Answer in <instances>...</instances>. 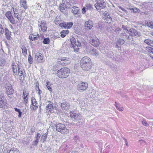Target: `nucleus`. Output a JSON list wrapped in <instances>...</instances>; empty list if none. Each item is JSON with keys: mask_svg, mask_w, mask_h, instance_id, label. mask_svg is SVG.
Returning <instances> with one entry per match:
<instances>
[{"mask_svg": "<svg viewBox=\"0 0 153 153\" xmlns=\"http://www.w3.org/2000/svg\"><path fill=\"white\" fill-rule=\"evenodd\" d=\"M80 65L83 70L88 71L92 67L91 59L87 56L83 57L81 60Z\"/></svg>", "mask_w": 153, "mask_h": 153, "instance_id": "obj_1", "label": "nucleus"}, {"mask_svg": "<svg viewBox=\"0 0 153 153\" xmlns=\"http://www.w3.org/2000/svg\"><path fill=\"white\" fill-rule=\"evenodd\" d=\"M70 73V70L67 68H63L58 70L56 73L57 76L60 78L67 77Z\"/></svg>", "mask_w": 153, "mask_h": 153, "instance_id": "obj_2", "label": "nucleus"}, {"mask_svg": "<svg viewBox=\"0 0 153 153\" xmlns=\"http://www.w3.org/2000/svg\"><path fill=\"white\" fill-rule=\"evenodd\" d=\"M94 6L97 10L105 8L106 7V3L105 0H94Z\"/></svg>", "mask_w": 153, "mask_h": 153, "instance_id": "obj_3", "label": "nucleus"}, {"mask_svg": "<svg viewBox=\"0 0 153 153\" xmlns=\"http://www.w3.org/2000/svg\"><path fill=\"white\" fill-rule=\"evenodd\" d=\"M56 131L61 132L62 134H66L69 132L68 130L63 124L62 123L58 124H56Z\"/></svg>", "mask_w": 153, "mask_h": 153, "instance_id": "obj_4", "label": "nucleus"}, {"mask_svg": "<svg viewBox=\"0 0 153 153\" xmlns=\"http://www.w3.org/2000/svg\"><path fill=\"white\" fill-rule=\"evenodd\" d=\"M88 38L89 42L94 46H98L100 44L99 39L94 36L90 35Z\"/></svg>", "mask_w": 153, "mask_h": 153, "instance_id": "obj_5", "label": "nucleus"}, {"mask_svg": "<svg viewBox=\"0 0 153 153\" xmlns=\"http://www.w3.org/2000/svg\"><path fill=\"white\" fill-rule=\"evenodd\" d=\"M88 87V84L86 82H81L77 85V89L79 91L81 92L85 91Z\"/></svg>", "mask_w": 153, "mask_h": 153, "instance_id": "obj_6", "label": "nucleus"}, {"mask_svg": "<svg viewBox=\"0 0 153 153\" xmlns=\"http://www.w3.org/2000/svg\"><path fill=\"white\" fill-rule=\"evenodd\" d=\"M34 59L38 63H43L45 61L44 56L39 52H37L36 53L34 57Z\"/></svg>", "mask_w": 153, "mask_h": 153, "instance_id": "obj_7", "label": "nucleus"}, {"mask_svg": "<svg viewBox=\"0 0 153 153\" xmlns=\"http://www.w3.org/2000/svg\"><path fill=\"white\" fill-rule=\"evenodd\" d=\"M17 68L18 70L19 75L20 76V79L21 80H23L24 79V77L23 74V73L25 72L24 69L20 63L17 64Z\"/></svg>", "mask_w": 153, "mask_h": 153, "instance_id": "obj_8", "label": "nucleus"}, {"mask_svg": "<svg viewBox=\"0 0 153 153\" xmlns=\"http://www.w3.org/2000/svg\"><path fill=\"white\" fill-rule=\"evenodd\" d=\"M5 16L12 24L14 25L16 24L15 20L10 11H8L6 12Z\"/></svg>", "mask_w": 153, "mask_h": 153, "instance_id": "obj_9", "label": "nucleus"}, {"mask_svg": "<svg viewBox=\"0 0 153 153\" xmlns=\"http://www.w3.org/2000/svg\"><path fill=\"white\" fill-rule=\"evenodd\" d=\"M5 88L6 89V92L8 95H11L13 93V89L12 88V85L10 84H7Z\"/></svg>", "mask_w": 153, "mask_h": 153, "instance_id": "obj_10", "label": "nucleus"}, {"mask_svg": "<svg viewBox=\"0 0 153 153\" xmlns=\"http://www.w3.org/2000/svg\"><path fill=\"white\" fill-rule=\"evenodd\" d=\"M59 104L60 105L62 109L66 110H68L70 106V104L66 101L62 103H59Z\"/></svg>", "mask_w": 153, "mask_h": 153, "instance_id": "obj_11", "label": "nucleus"}, {"mask_svg": "<svg viewBox=\"0 0 153 153\" xmlns=\"http://www.w3.org/2000/svg\"><path fill=\"white\" fill-rule=\"evenodd\" d=\"M32 104L30 106V108L33 110H36L38 108L39 105L36 102V100L34 98H32L31 100Z\"/></svg>", "mask_w": 153, "mask_h": 153, "instance_id": "obj_12", "label": "nucleus"}, {"mask_svg": "<svg viewBox=\"0 0 153 153\" xmlns=\"http://www.w3.org/2000/svg\"><path fill=\"white\" fill-rule=\"evenodd\" d=\"M4 97L2 93L0 92V107L5 108L6 106V103L4 101Z\"/></svg>", "mask_w": 153, "mask_h": 153, "instance_id": "obj_13", "label": "nucleus"}, {"mask_svg": "<svg viewBox=\"0 0 153 153\" xmlns=\"http://www.w3.org/2000/svg\"><path fill=\"white\" fill-rule=\"evenodd\" d=\"M85 29L87 30H89L93 27V23L90 20H88L85 22Z\"/></svg>", "mask_w": 153, "mask_h": 153, "instance_id": "obj_14", "label": "nucleus"}, {"mask_svg": "<svg viewBox=\"0 0 153 153\" xmlns=\"http://www.w3.org/2000/svg\"><path fill=\"white\" fill-rule=\"evenodd\" d=\"M128 32L130 35L132 36L140 35L137 31L134 28H131Z\"/></svg>", "mask_w": 153, "mask_h": 153, "instance_id": "obj_15", "label": "nucleus"}, {"mask_svg": "<svg viewBox=\"0 0 153 153\" xmlns=\"http://www.w3.org/2000/svg\"><path fill=\"white\" fill-rule=\"evenodd\" d=\"M49 103L47 105L46 108L47 110L49 111L50 112L52 113L53 111L54 107L52 105V103L51 101H49L48 102Z\"/></svg>", "mask_w": 153, "mask_h": 153, "instance_id": "obj_16", "label": "nucleus"}, {"mask_svg": "<svg viewBox=\"0 0 153 153\" xmlns=\"http://www.w3.org/2000/svg\"><path fill=\"white\" fill-rule=\"evenodd\" d=\"M70 117L72 120L74 119V120H76L80 119V115H79L76 114L72 112H70Z\"/></svg>", "mask_w": 153, "mask_h": 153, "instance_id": "obj_17", "label": "nucleus"}, {"mask_svg": "<svg viewBox=\"0 0 153 153\" xmlns=\"http://www.w3.org/2000/svg\"><path fill=\"white\" fill-rule=\"evenodd\" d=\"M104 16L106 22L108 23L111 22L112 21V18L108 13H105Z\"/></svg>", "mask_w": 153, "mask_h": 153, "instance_id": "obj_18", "label": "nucleus"}, {"mask_svg": "<svg viewBox=\"0 0 153 153\" xmlns=\"http://www.w3.org/2000/svg\"><path fill=\"white\" fill-rule=\"evenodd\" d=\"M60 59L62 61L64 62L65 65L69 64L71 62L70 59L67 57H61Z\"/></svg>", "mask_w": 153, "mask_h": 153, "instance_id": "obj_19", "label": "nucleus"}, {"mask_svg": "<svg viewBox=\"0 0 153 153\" xmlns=\"http://www.w3.org/2000/svg\"><path fill=\"white\" fill-rule=\"evenodd\" d=\"M89 53L93 56L95 57L98 56L99 54L98 51L97 49L94 48L90 50Z\"/></svg>", "mask_w": 153, "mask_h": 153, "instance_id": "obj_20", "label": "nucleus"}, {"mask_svg": "<svg viewBox=\"0 0 153 153\" xmlns=\"http://www.w3.org/2000/svg\"><path fill=\"white\" fill-rule=\"evenodd\" d=\"M5 33L6 35V37L8 40H10V35L11 32L9 31L8 29L6 28L5 29Z\"/></svg>", "mask_w": 153, "mask_h": 153, "instance_id": "obj_21", "label": "nucleus"}, {"mask_svg": "<svg viewBox=\"0 0 153 153\" xmlns=\"http://www.w3.org/2000/svg\"><path fill=\"white\" fill-rule=\"evenodd\" d=\"M40 27H41V30L43 32H45L46 31L47 27L46 24L44 22L41 23L40 25Z\"/></svg>", "mask_w": 153, "mask_h": 153, "instance_id": "obj_22", "label": "nucleus"}, {"mask_svg": "<svg viewBox=\"0 0 153 153\" xmlns=\"http://www.w3.org/2000/svg\"><path fill=\"white\" fill-rule=\"evenodd\" d=\"M41 136V135L39 133H38L36 134V139L33 142V144L35 146H36L38 142H39V139L40 137Z\"/></svg>", "mask_w": 153, "mask_h": 153, "instance_id": "obj_23", "label": "nucleus"}, {"mask_svg": "<svg viewBox=\"0 0 153 153\" xmlns=\"http://www.w3.org/2000/svg\"><path fill=\"white\" fill-rule=\"evenodd\" d=\"M12 68L13 74L15 75H17V65H12Z\"/></svg>", "mask_w": 153, "mask_h": 153, "instance_id": "obj_24", "label": "nucleus"}, {"mask_svg": "<svg viewBox=\"0 0 153 153\" xmlns=\"http://www.w3.org/2000/svg\"><path fill=\"white\" fill-rule=\"evenodd\" d=\"M103 62L105 64L108 65L111 67V68H114V66L113 65V64L111 62L108 61L107 59H105L103 61Z\"/></svg>", "mask_w": 153, "mask_h": 153, "instance_id": "obj_25", "label": "nucleus"}, {"mask_svg": "<svg viewBox=\"0 0 153 153\" xmlns=\"http://www.w3.org/2000/svg\"><path fill=\"white\" fill-rule=\"evenodd\" d=\"M120 36L121 38H123L124 39H131L130 37L127 35L126 33H121Z\"/></svg>", "mask_w": 153, "mask_h": 153, "instance_id": "obj_26", "label": "nucleus"}, {"mask_svg": "<svg viewBox=\"0 0 153 153\" xmlns=\"http://www.w3.org/2000/svg\"><path fill=\"white\" fill-rule=\"evenodd\" d=\"M20 4L21 6L23 7L25 9L27 8L25 0H20Z\"/></svg>", "mask_w": 153, "mask_h": 153, "instance_id": "obj_27", "label": "nucleus"}, {"mask_svg": "<svg viewBox=\"0 0 153 153\" xmlns=\"http://www.w3.org/2000/svg\"><path fill=\"white\" fill-rule=\"evenodd\" d=\"M144 42L147 44L151 46H153V41L149 39H146L144 40Z\"/></svg>", "mask_w": 153, "mask_h": 153, "instance_id": "obj_28", "label": "nucleus"}, {"mask_svg": "<svg viewBox=\"0 0 153 153\" xmlns=\"http://www.w3.org/2000/svg\"><path fill=\"white\" fill-rule=\"evenodd\" d=\"M22 53H23V55L25 56L27 54V49L26 47L24 45H22Z\"/></svg>", "mask_w": 153, "mask_h": 153, "instance_id": "obj_29", "label": "nucleus"}, {"mask_svg": "<svg viewBox=\"0 0 153 153\" xmlns=\"http://www.w3.org/2000/svg\"><path fill=\"white\" fill-rule=\"evenodd\" d=\"M69 32V31L68 30H63L60 32V36L62 38L64 37Z\"/></svg>", "mask_w": 153, "mask_h": 153, "instance_id": "obj_30", "label": "nucleus"}, {"mask_svg": "<svg viewBox=\"0 0 153 153\" xmlns=\"http://www.w3.org/2000/svg\"><path fill=\"white\" fill-rule=\"evenodd\" d=\"M72 10L73 13L74 14H76L78 13L79 8L77 7L74 6L72 7Z\"/></svg>", "mask_w": 153, "mask_h": 153, "instance_id": "obj_31", "label": "nucleus"}, {"mask_svg": "<svg viewBox=\"0 0 153 153\" xmlns=\"http://www.w3.org/2000/svg\"><path fill=\"white\" fill-rule=\"evenodd\" d=\"M48 134V132H46L43 135H42L41 136L40 140L43 141V142L46 141L47 137V135Z\"/></svg>", "mask_w": 153, "mask_h": 153, "instance_id": "obj_32", "label": "nucleus"}, {"mask_svg": "<svg viewBox=\"0 0 153 153\" xmlns=\"http://www.w3.org/2000/svg\"><path fill=\"white\" fill-rule=\"evenodd\" d=\"M146 25L149 27L153 29V22L152 21L147 22H146Z\"/></svg>", "mask_w": 153, "mask_h": 153, "instance_id": "obj_33", "label": "nucleus"}, {"mask_svg": "<svg viewBox=\"0 0 153 153\" xmlns=\"http://www.w3.org/2000/svg\"><path fill=\"white\" fill-rule=\"evenodd\" d=\"M6 63V61L5 59L0 58V66H4Z\"/></svg>", "mask_w": 153, "mask_h": 153, "instance_id": "obj_34", "label": "nucleus"}, {"mask_svg": "<svg viewBox=\"0 0 153 153\" xmlns=\"http://www.w3.org/2000/svg\"><path fill=\"white\" fill-rule=\"evenodd\" d=\"M70 41L71 43V47L74 46L76 44V42H75V39L74 37L71 38Z\"/></svg>", "mask_w": 153, "mask_h": 153, "instance_id": "obj_35", "label": "nucleus"}, {"mask_svg": "<svg viewBox=\"0 0 153 153\" xmlns=\"http://www.w3.org/2000/svg\"><path fill=\"white\" fill-rule=\"evenodd\" d=\"M124 42L125 41L123 39H120L118 40L117 42V45H121L124 43Z\"/></svg>", "mask_w": 153, "mask_h": 153, "instance_id": "obj_36", "label": "nucleus"}, {"mask_svg": "<svg viewBox=\"0 0 153 153\" xmlns=\"http://www.w3.org/2000/svg\"><path fill=\"white\" fill-rule=\"evenodd\" d=\"M60 20L61 19L60 18V16H57L56 17V18L54 20V22L56 24L58 25L59 23Z\"/></svg>", "mask_w": 153, "mask_h": 153, "instance_id": "obj_37", "label": "nucleus"}, {"mask_svg": "<svg viewBox=\"0 0 153 153\" xmlns=\"http://www.w3.org/2000/svg\"><path fill=\"white\" fill-rule=\"evenodd\" d=\"M146 50L149 53L153 54V48L150 47H147L146 48Z\"/></svg>", "mask_w": 153, "mask_h": 153, "instance_id": "obj_38", "label": "nucleus"}, {"mask_svg": "<svg viewBox=\"0 0 153 153\" xmlns=\"http://www.w3.org/2000/svg\"><path fill=\"white\" fill-rule=\"evenodd\" d=\"M114 54L111 51H109L107 53V56L108 57L112 58L114 57Z\"/></svg>", "mask_w": 153, "mask_h": 153, "instance_id": "obj_39", "label": "nucleus"}, {"mask_svg": "<svg viewBox=\"0 0 153 153\" xmlns=\"http://www.w3.org/2000/svg\"><path fill=\"white\" fill-rule=\"evenodd\" d=\"M73 25V23L72 22L66 23V28L67 29L70 28Z\"/></svg>", "mask_w": 153, "mask_h": 153, "instance_id": "obj_40", "label": "nucleus"}, {"mask_svg": "<svg viewBox=\"0 0 153 153\" xmlns=\"http://www.w3.org/2000/svg\"><path fill=\"white\" fill-rule=\"evenodd\" d=\"M28 62L30 64H31L33 63V58L32 57L30 54H29L28 57Z\"/></svg>", "mask_w": 153, "mask_h": 153, "instance_id": "obj_41", "label": "nucleus"}, {"mask_svg": "<svg viewBox=\"0 0 153 153\" xmlns=\"http://www.w3.org/2000/svg\"><path fill=\"white\" fill-rule=\"evenodd\" d=\"M46 85L48 89L50 91H51L52 88L50 86V82H49L48 81H47L46 82Z\"/></svg>", "mask_w": 153, "mask_h": 153, "instance_id": "obj_42", "label": "nucleus"}, {"mask_svg": "<svg viewBox=\"0 0 153 153\" xmlns=\"http://www.w3.org/2000/svg\"><path fill=\"white\" fill-rule=\"evenodd\" d=\"M15 110L16 111L18 112L19 113V115H18L19 118H20L21 116V114L22 112L19 109L17 108H14Z\"/></svg>", "mask_w": 153, "mask_h": 153, "instance_id": "obj_43", "label": "nucleus"}, {"mask_svg": "<svg viewBox=\"0 0 153 153\" xmlns=\"http://www.w3.org/2000/svg\"><path fill=\"white\" fill-rule=\"evenodd\" d=\"M59 26L61 28H66V22H64L59 24Z\"/></svg>", "mask_w": 153, "mask_h": 153, "instance_id": "obj_44", "label": "nucleus"}, {"mask_svg": "<svg viewBox=\"0 0 153 153\" xmlns=\"http://www.w3.org/2000/svg\"><path fill=\"white\" fill-rule=\"evenodd\" d=\"M36 92L39 95H40V94H41L42 91L39 89V87L38 85L37 86V85H36Z\"/></svg>", "mask_w": 153, "mask_h": 153, "instance_id": "obj_45", "label": "nucleus"}, {"mask_svg": "<svg viewBox=\"0 0 153 153\" xmlns=\"http://www.w3.org/2000/svg\"><path fill=\"white\" fill-rule=\"evenodd\" d=\"M131 11L134 13H139L140 12V10L136 8H133L131 9Z\"/></svg>", "mask_w": 153, "mask_h": 153, "instance_id": "obj_46", "label": "nucleus"}, {"mask_svg": "<svg viewBox=\"0 0 153 153\" xmlns=\"http://www.w3.org/2000/svg\"><path fill=\"white\" fill-rule=\"evenodd\" d=\"M43 42L45 44H48L50 42V40L48 38H45L44 39Z\"/></svg>", "mask_w": 153, "mask_h": 153, "instance_id": "obj_47", "label": "nucleus"}, {"mask_svg": "<svg viewBox=\"0 0 153 153\" xmlns=\"http://www.w3.org/2000/svg\"><path fill=\"white\" fill-rule=\"evenodd\" d=\"M39 37V36H31L30 38V36H29V38L30 39V40H32V41L38 39Z\"/></svg>", "mask_w": 153, "mask_h": 153, "instance_id": "obj_48", "label": "nucleus"}, {"mask_svg": "<svg viewBox=\"0 0 153 153\" xmlns=\"http://www.w3.org/2000/svg\"><path fill=\"white\" fill-rule=\"evenodd\" d=\"M77 46H76V44L74 46H72L71 47L73 48L74 49V51L75 52H77L79 50V48Z\"/></svg>", "mask_w": 153, "mask_h": 153, "instance_id": "obj_49", "label": "nucleus"}, {"mask_svg": "<svg viewBox=\"0 0 153 153\" xmlns=\"http://www.w3.org/2000/svg\"><path fill=\"white\" fill-rule=\"evenodd\" d=\"M65 5L64 3H62L60 4V6H59V8L60 9V10H63L64 9H65Z\"/></svg>", "mask_w": 153, "mask_h": 153, "instance_id": "obj_50", "label": "nucleus"}, {"mask_svg": "<svg viewBox=\"0 0 153 153\" xmlns=\"http://www.w3.org/2000/svg\"><path fill=\"white\" fill-rule=\"evenodd\" d=\"M142 123L143 126H149L148 123H147L145 120L142 121Z\"/></svg>", "mask_w": 153, "mask_h": 153, "instance_id": "obj_51", "label": "nucleus"}, {"mask_svg": "<svg viewBox=\"0 0 153 153\" xmlns=\"http://www.w3.org/2000/svg\"><path fill=\"white\" fill-rule=\"evenodd\" d=\"M9 153H20L19 150L17 149L15 150H10Z\"/></svg>", "mask_w": 153, "mask_h": 153, "instance_id": "obj_52", "label": "nucleus"}, {"mask_svg": "<svg viewBox=\"0 0 153 153\" xmlns=\"http://www.w3.org/2000/svg\"><path fill=\"white\" fill-rule=\"evenodd\" d=\"M115 103H116V105H115V106L118 110L120 111H122L123 110V108L122 107H121V108H120V106H117V105L116 102Z\"/></svg>", "mask_w": 153, "mask_h": 153, "instance_id": "obj_53", "label": "nucleus"}, {"mask_svg": "<svg viewBox=\"0 0 153 153\" xmlns=\"http://www.w3.org/2000/svg\"><path fill=\"white\" fill-rule=\"evenodd\" d=\"M138 142L142 145H144L146 144V142L143 140H139Z\"/></svg>", "mask_w": 153, "mask_h": 153, "instance_id": "obj_54", "label": "nucleus"}, {"mask_svg": "<svg viewBox=\"0 0 153 153\" xmlns=\"http://www.w3.org/2000/svg\"><path fill=\"white\" fill-rule=\"evenodd\" d=\"M18 14H14V16L17 18L19 20L21 19V16L19 15H18Z\"/></svg>", "mask_w": 153, "mask_h": 153, "instance_id": "obj_55", "label": "nucleus"}, {"mask_svg": "<svg viewBox=\"0 0 153 153\" xmlns=\"http://www.w3.org/2000/svg\"><path fill=\"white\" fill-rule=\"evenodd\" d=\"M27 95H26L25 97H24V100L25 103V104H26V103L28 101V97H27Z\"/></svg>", "mask_w": 153, "mask_h": 153, "instance_id": "obj_56", "label": "nucleus"}, {"mask_svg": "<svg viewBox=\"0 0 153 153\" xmlns=\"http://www.w3.org/2000/svg\"><path fill=\"white\" fill-rule=\"evenodd\" d=\"M4 31V30L2 27V25L0 24V33H3Z\"/></svg>", "mask_w": 153, "mask_h": 153, "instance_id": "obj_57", "label": "nucleus"}, {"mask_svg": "<svg viewBox=\"0 0 153 153\" xmlns=\"http://www.w3.org/2000/svg\"><path fill=\"white\" fill-rule=\"evenodd\" d=\"M12 9H13L14 14H18V11L16 10V8H14L13 7H12Z\"/></svg>", "mask_w": 153, "mask_h": 153, "instance_id": "obj_58", "label": "nucleus"}, {"mask_svg": "<svg viewBox=\"0 0 153 153\" xmlns=\"http://www.w3.org/2000/svg\"><path fill=\"white\" fill-rule=\"evenodd\" d=\"M27 92L26 91L24 90L23 95L24 97H25V96H26L27 95Z\"/></svg>", "mask_w": 153, "mask_h": 153, "instance_id": "obj_59", "label": "nucleus"}, {"mask_svg": "<svg viewBox=\"0 0 153 153\" xmlns=\"http://www.w3.org/2000/svg\"><path fill=\"white\" fill-rule=\"evenodd\" d=\"M122 27L123 29V30H126L127 31H128V30L127 29V27L126 26L123 25Z\"/></svg>", "mask_w": 153, "mask_h": 153, "instance_id": "obj_60", "label": "nucleus"}, {"mask_svg": "<svg viewBox=\"0 0 153 153\" xmlns=\"http://www.w3.org/2000/svg\"><path fill=\"white\" fill-rule=\"evenodd\" d=\"M118 7L123 11L125 12L126 11L125 9L123 8L121 6H118Z\"/></svg>", "mask_w": 153, "mask_h": 153, "instance_id": "obj_61", "label": "nucleus"}, {"mask_svg": "<svg viewBox=\"0 0 153 153\" xmlns=\"http://www.w3.org/2000/svg\"><path fill=\"white\" fill-rule=\"evenodd\" d=\"M82 13L83 14H84L85 13V12H86L85 8H83L82 9Z\"/></svg>", "mask_w": 153, "mask_h": 153, "instance_id": "obj_62", "label": "nucleus"}, {"mask_svg": "<svg viewBox=\"0 0 153 153\" xmlns=\"http://www.w3.org/2000/svg\"><path fill=\"white\" fill-rule=\"evenodd\" d=\"M76 44V46H80L81 45V43L78 41H77Z\"/></svg>", "mask_w": 153, "mask_h": 153, "instance_id": "obj_63", "label": "nucleus"}, {"mask_svg": "<svg viewBox=\"0 0 153 153\" xmlns=\"http://www.w3.org/2000/svg\"><path fill=\"white\" fill-rule=\"evenodd\" d=\"M40 6V3H38L37 4V6H38V7H39V6H40L39 8H37V9H38L39 10L40 9V8L41 7V6Z\"/></svg>", "mask_w": 153, "mask_h": 153, "instance_id": "obj_64", "label": "nucleus"}]
</instances>
